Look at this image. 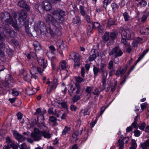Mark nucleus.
I'll use <instances>...</instances> for the list:
<instances>
[{
    "label": "nucleus",
    "mask_w": 149,
    "mask_h": 149,
    "mask_svg": "<svg viewBox=\"0 0 149 149\" xmlns=\"http://www.w3.org/2000/svg\"><path fill=\"white\" fill-rule=\"evenodd\" d=\"M57 79H54L49 86V88H50L51 89L53 88H56L57 84Z\"/></svg>",
    "instance_id": "obj_21"
},
{
    "label": "nucleus",
    "mask_w": 149,
    "mask_h": 149,
    "mask_svg": "<svg viewBox=\"0 0 149 149\" xmlns=\"http://www.w3.org/2000/svg\"><path fill=\"white\" fill-rule=\"evenodd\" d=\"M37 60L40 65L43 67L44 68H45L46 67L47 65V61L46 60L44 61L42 57H38Z\"/></svg>",
    "instance_id": "obj_15"
},
{
    "label": "nucleus",
    "mask_w": 149,
    "mask_h": 149,
    "mask_svg": "<svg viewBox=\"0 0 149 149\" xmlns=\"http://www.w3.org/2000/svg\"><path fill=\"white\" fill-rule=\"evenodd\" d=\"M17 5L20 7L25 8L27 11H30V7L27 4L26 2L24 0L19 1L17 3Z\"/></svg>",
    "instance_id": "obj_8"
},
{
    "label": "nucleus",
    "mask_w": 149,
    "mask_h": 149,
    "mask_svg": "<svg viewBox=\"0 0 149 149\" xmlns=\"http://www.w3.org/2000/svg\"><path fill=\"white\" fill-rule=\"evenodd\" d=\"M115 24V22L111 19H109L108 22V24L109 26L113 25Z\"/></svg>",
    "instance_id": "obj_50"
},
{
    "label": "nucleus",
    "mask_w": 149,
    "mask_h": 149,
    "mask_svg": "<svg viewBox=\"0 0 149 149\" xmlns=\"http://www.w3.org/2000/svg\"><path fill=\"white\" fill-rule=\"evenodd\" d=\"M76 87L74 88L72 87L70 90L69 91V93L70 95H72V94L75 91L76 94H78L81 91V88L80 85L78 84H75Z\"/></svg>",
    "instance_id": "obj_9"
},
{
    "label": "nucleus",
    "mask_w": 149,
    "mask_h": 149,
    "mask_svg": "<svg viewBox=\"0 0 149 149\" xmlns=\"http://www.w3.org/2000/svg\"><path fill=\"white\" fill-rule=\"evenodd\" d=\"M80 20V18L78 17H75L74 18L73 20V23L74 24H76L79 22Z\"/></svg>",
    "instance_id": "obj_44"
},
{
    "label": "nucleus",
    "mask_w": 149,
    "mask_h": 149,
    "mask_svg": "<svg viewBox=\"0 0 149 149\" xmlns=\"http://www.w3.org/2000/svg\"><path fill=\"white\" fill-rule=\"evenodd\" d=\"M110 38L109 34V33L106 32L102 37L103 40L105 41H108Z\"/></svg>",
    "instance_id": "obj_29"
},
{
    "label": "nucleus",
    "mask_w": 149,
    "mask_h": 149,
    "mask_svg": "<svg viewBox=\"0 0 149 149\" xmlns=\"http://www.w3.org/2000/svg\"><path fill=\"white\" fill-rule=\"evenodd\" d=\"M70 108L71 110L75 111L77 109V107L73 104H71L70 107Z\"/></svg>",
    "instance_id": "obj_62"
},
{
    "label": "nucleus",
    "mask_w": 149,
    "mask_h": 149,
    "mask_svg": "<svg viewBox=\"0 0 149 149\" xmlns=\"http://www.w3.org/2000/svg\"><path fill=\"white\" fill-rule=\"evenodd\" d=\"M61 104L62 107L64 108H67V105L66 103L64 102H62L61 103Z\"/></svg>",
    "instance_id": "obj_64"
},
{
    "label": "nucleus",
    "mask_w": 149,
    "mask_h": 149,
    "mask_svg": "<svg viewBox=\"0 0 149 149\" xmlns=\"http://www.w3.org/2000/svg\"><path fill=\"white\" fill-rule=\"evenodd\" d=\"M35 28L39 30L40 31L45 32L47 31L45 24L42 22H38L35 24Z\"/></svg>",
    "instance_id": "obj_7"
},
{
    "label": "nucleus",
    "mask_w": 149,
    "mask_h": 149,
    "mask_svg": "<svg viewBox=\"0 0 149 149\" xmlns=\"http://www.w3.org/2000/svg\"><path fill=\"white\" fill-rule=\"evenodd\" d=\"M111 6L113 12H115L118 7V6L115 3H112L111 5Z\"/></svg>",
    "instance_id": "obj_42"
},
{
    "label": "nucleus",
    "mask_w": 149,
    "mask_h": 149,
    "mask_svg": "<svg viewBox=\"0 0 149 149\" xmlns=\"http://www.w3.org/2000/svg\"><path fill=\"white\" fill-rule=\"evenodd\" d=\"M93 28V26L91 25V24L90 25H89L87 28L88 33L89 32L91 33Z\"/></svg>",
    "instance_id": "obj_55"
},
{
    "label": "nucleus",
    "mask_w": 149,
    "mask_h": 149,
    "mask_svg": "<svg viewBox=\"0 0 149 149\" xmlns=\"http://www.w3.org/2000/svg\"><path fill=\"white\" fill-rule=\"evenodd\" d=\"M120 33L121 36V43L126 46H130V44L127 42V40L130 39L131 37L134 36V33L131 29L124 30L123 28H121Z\"/></svg>",
    "instance_id": "obj_1"
},
{
    "label": "nucleus",
    "mask_w": 149,
    "mask_h": 149,
    "mask_svg": "<svg viewBox=\"0 0 149 149\" xmlns=\"http://www.w3.org/2000/svg\"><path fill=\"white\" fill-rule=\"evenodd\" d=\"M91 25L93 26V28H95L96 29L99 28V27L100 26V24L96 22H94L93 23L91 24Z\"/></svg>",
    "instance_id": "obj_41"
},
{
    "label": "nucleus",
    "mask_w": 149,
    "mask_h": 149,
    "mask_svg": "<svg viewBox=\"0 0 149 149\" xmlns=\"http://www.w3.org/2000/svg\"><path fill=\"white\" fill-rule=\"evenodd\" d=\"M93 72L94 74V77H96L98 75V73L100 72L99 69L98 68L96 67L95 65L93 66Z\"/></svg>",
    "instance_id": "obj_27"
},
{
    "label": "nucleus",
    "mask_w": 149,
    "mask_h": 149,
    "mask_svg": "<svg viewBox=\"0 0 149 149\" xmlns=\"http://www.w3.org/2000/svg\"><path fill=\"white\" fill-rule=\"evenodd\" d=\"M27 93L28 95H31L36 93V88L29 87H28L26 90Z\"/></svg>",
    "instance_id": "obj_20"
},
{
    "label": "nucleus",
    "mask_w": 149,
    "mask_h": 149,
    "mask_svg": "<svg viewBox=\"0 0 149 149\" xmlns=\"http://www.w3.org/2000/svg\"><path fill=\"white\" fill-rule=\"evenodd\" d=\"M69 66L66 61L65 60H62L60 63L59 69H61L62 70H65L68 72V71L67 70V68Z\"/></svg>",
    "instance_id": "obj_13"
},
{
    "label": "nucleus",
    "mask_w": 149,
    "mask_h": 149,
    "mask_svg": "<svg viewBox=\"0 0 149 149\" xmlns=\"http://www.w3.org/2000/svg\"><path fill=\"white\" fill-rule=\"evenodd\" d=\"M134 133V136L136 137L139 136L141 134L140 131L137 130H135Z\"/></svg>",
    "instance_id": "obj_52"
},
{
    "label": "nucleus",
    "mask_w": 149,
    "mask_h": 149,
    "mask_svg": "<svg viewBox=\"0 0 149 149\" xmlns=\"http://www.w3.org/2000/svg\"><path fill=\"white\" fill-rule=\"evenodd\" d=\"M141 32L143 33V34H149V28L147 27L146 28H143L141 30Z\"/></svg>",
    "instance_id": "obj_36"
},
{
    "label": "nucleus",
    "mask_w": 149,
    "mask_h": 149,
    "mask_svg": "<svg viewBox=\"0 0 149 149\" xmlns=\"http://www.w3.org/2000/svg\"><path fill=\"white\" fill-rule=\"evenodd\" d=\"M30 72L31 74L35 75V74L38 72L37 67L36 66H33L31 68Z\"/></svg>",
    "instance_id": "obj_31"
},
{
    "label": "nucleus",
    "mask_w": 149,
    "mask_h": 149,
    "mask_svg": "<svg viewBox=\"0 0 149 149\" xmlns=\"http://www.w3.org/2000/svg\"><path fill=\"white\" fill-rule=\"evenodd\" d=\"M132 126L135 128H137L138 127L137 122L134 121L132 124Z\"/></svg>",
    "instance_id": "obj_61"
},
{
    "label": "nucleus",
    "mask_w": 149,
    "mask_h": 149,
    "mask_svg": "<svg viewBox=\"0 0 149 149\" xmlns=\"http://www.w3.org/2000/svg\"><path fill=\"white\" fill-rule=\"evenodd\" d=\"M19 15V16L17 15V17H18L19 19H22L23 21H24L26 18L27 13L24 10L22 9L21 10Z\"/></svg>",
    "instance_id": "obj_16"
},
{
    "label": "nucleus",
    "mask_w": 149,
    "mask_h": 149,
    "mask_svg": "<svg viewBox=\"0 0 149 149\" xmlns=\"http://www.w3.org/2000/svg\"><path fill=\"white\" fill-rule=\"evenodd\" d=\"M139 41H137L136 40H134L132 43V47H136L138 44L139 43Z\"/></svg>",
    "instance_id": "obj_51"
},
{
    "label": "nucleus",
    "mask_w": 149,
    "mask_h": 149,
    "mask_svg": "<svg viewBox=\"0 0 149 149\" xmlns=\"http://www.w3.org/2000/svg\"><path fill=\"white\" fill-rule=\"evenodd\" d=\"M146 126V123H142L141 125L139 126V129L141 130H143L144 129Z\"/></svg>",
    "instance_id": "obj_58"
},
{
    "label": "nucleus",
    "mask_w": 149,
    "mask_h": 149,
    "mask_svg": "<svg viewBox=\"0 0 149 149\" xmlns=\"http://www.w3.org/2000/svg\"><path fill=\"white\" fill-rule=\"evenodd\" d=\"M83 130V129H81L80 130H78L74 131L72 134V137L75 139V140H77L79 139L78 136L81 134Z\"/></svg>",
    "instance_id": "obj_18"
},
{
    "label": "nucleus",
    "mask_w": 149,
    "mask_h": 149,
    "mask_svg": "<svg viewBox=\"0 0 149 149\" xmlns=\"http://www.w3.org/2000/svg\"><path fill=\"white\" fill-rule=\"evenodd\" d=\"M113 61L112 60L109 61L108 64V68L109 70H111L113 68Z\"/></svg>",
    "instance_id": "obj_40"
},
{
    "label": "nucleus",
    "mask_w": 149,
    "mask_h": 149,
    "mask_svg": "<svg viewBox=\"0 0 149 149\" xmlns=\"http://www.w3.org/2000/svg\"><path fill=\"white\" fill-rule=\"evenodd\" d=\"M90 109L89 107L86 108L83 111V109L81 110L80 113H82L84 116L89 115L90 114Z\"/></svg>",
    "instance_id": "obj_25"
},
{
    "label": "nucleus",
    "mask_w": 149,
    "mask_h": 149,
    "mask_svg": "<svg viewBox=\"0 0 149 149\" xmlns=\"http://www.w3.org/2000/svg\"><path fill=\"white\" fill-rule=\"evenodd\" d=\"M76 80L77 82L81 83L84 81V79L80 77H78L76 78Z\"/></svg>",
    "instance_id": "obj_48"
},
{
    "label": "nucleus",
    "mask_w": 149,
    "mask_h": 149,
    "mask_svg": "<svg viewBox=\"0 0 149 149\" xmlns=\"http://www.w3.org/2000/svg\"><path fill=\"white\" fill-rule=\"evenodd\" d=\"M70 59H74V68L75 69H77L79 67L80 59V56L77 53L75 52H72L70 55Z\"/></svg>",
    "instance_id": "obj_4"
},
{
    "label": "nucleus",
    "mask_w": 149,
    "mask_h": 149,
    "mask_svg": "<svg viewBox=\"0 0 149 149\" xmlns=\"http://www.w3.org/2000/svg\"><path fill=\"white\" fill-rule=\"evenodd\" d=\"M148 51V50L147 49H146L144 50L142 53V54L139 57V58H140L141 59L147 53Z\"/></svg>",
    "instance_id": "obj_54"
},
{
    "label": "nucleus",
    "mask_w": 149,
    "mask_h": 149,
    "mask_svg": "<svg viewBox=\"0 0 149 149\" xmlns=\"http://www.w3.org/2000/svg\"><path fill=\"white\" fill-rule=\"evenodd\" d=\"M71 128L70 127L66 126L63 130L62 134V135H65L70 130Z\"/></svg>",
    "instance_id": "obj_32"
},
{
    "label": "nucleus",
    "mask_w": 149,
    "mask_h": 149,
    "mask_svg": "<svg viewBox=\"0 0 149 149\" xmlns=\"http://www.w3.org/2000/svg\"><path fill=\"white\" fill-rule=\"evenodd\" d=\"M111 1V0H104L103 1V7L106 8L107 6L110 3Z\"/></svg>",
    "instance_id": "obj_37"
},
{
    "label": "nucleus",
    "mask_w": 149,
    "mask_h": 149,
    "mask_svg": "<svg viewBox=\"0 0 149 149\" xmlns=\"http://www.w3.org/2000/svg\"><path fill=\"white\" fill-rule=\"evenodd\" d=\"M109 70H110L109 72V77H111L114 73L115 70L114 69Z\"/></svg>",
    "instance_id": "obj_60"
},
{
    "label": "nucleus",
    "mask_w": 149,
    "mask_h": 149,
    "mask_svg": "<svg viewBox=\"0 0 149 149\" xmlns=\"http://www.w3.org/2000/svg\"><path fill=\"white\" fill-rule=\"evenodd\" d=\"M127 68L126 67H125V69H122L121 68H120L119 70H117L116 73V75L117 76L120 74L122 75H123L126 72Z\"/></svg>",
    "instance_id": "obj_22"
},
{
    "label": "nucleus",
    "mask_w": 149,
    "mask_h": 149,
    "mask_svg": "<svg viewBox=\"0 0 149 149\" xmlns=\"http://www.w3.org/2000/svg\"><path fill=\"white\" fill-rule=\"evenodd\" d=\"M142 149H146L149 146V139H147L145 142L141 144Z\"/></svg>",
    "instance_id": "obj_23"
},
{
    "label": "nucleus",
    "mask_w": 149,
    "mask_h": 149,
    "mask_svg": "<svg viewBox=\"0 0 149 149\" xmlns=\"http://www.w3.org/2000/svg\"><path fill=\"white\" fill-rule=\"evenodd\" d=\"M80 98V96H75L73 97L72 98V101L74 103L78 100H79Z\"/></svg>",
    "instance_id": "obj_45"
},
{
    "label": "nucleus",
    "mask_w": 149,
    "mask_h": 149,
    "mask_svg": "<svg viewBox=\"0 0 149 149\" xmlns=\"http://www.w3.org/2000/svg\"><path fill=\"white\" fill-rule=\"evenodd\" d=\"M52 15L54 17L57 21L60 23H63L64 20V16L65 13L64 11L60 9L53 10L52 12Z\"/></svg>",
    "instance_id": "obj_2"
},
{
    "label": "nucleus",
    "mask_w": 149,
    "mask_h": 149,
    "mask_svg": "<svg viewBox=\"0 0 149 149\" xmlns=\"http://www.w3.org/2000/svg\"><path fill=\"white\" fill-rule=\"evenodd\" d=\"M118 142L119 146V149H123L124 146V143L123 140H121L120 139L118 140Z\"/></svg>",
    "instance_id": "obj_43"
},
{
    "label": "nucleus",
    "mask_w": 149,
    "mask_h": 149,
    "mask_svg": "<svg viewBox=\"0 0 149 149\" xmlns=\"http://www.w3.org/2000/svg\"><path fill=\"white\" fill-rule=\"evenodd\" d=\"M42 7L43 9L47 11L50 10L52 8L51 3L47 0L45 1L42 2Z\"/></svg>",
    "instance_id": "obj_12"
},
{
    "label": "nucleus",
    "mask_w": 149,
    "mask_h": 149,
    "mask_svg": "<svg viewBox=\"0 0 149 149\" xmlns=\"http://www.w3.org/2000/svg\"><path fill=\"white\" fill-rule=\"evenodd\" d=\"M55 26L54 27H53L52 28L51 27H49L48 31L52 36L55 35Z\"/></svg>",
    "instance_id": "obj_30"
},
{
    "label": "nucleus",
    "mask_w": 149,
    "mask_h": 149,
    "mask_svg": "<svg viewBox=\"0 0 149 149\" xmlns=\"http://www.w3.org/2000/svg\"><path fill=\"white\" fill-rule=\"evenodd\" d=\"M98 56L97 52L95 49H93L90 53V56L88 58V60L90 61L94 60Z\"/></svg>",
    "instance_id": "obj_14"
},
{
    "label": "nucleus",
    "mask_w": 149,
    "mask_h": 149,
    "mask_svg": "<svg viewBox=\"0 0 149 149\" xmlns=\"http://www.w3.org/2000/svg\"><path fill=\"white\" fill-rule=\"evenodd\" d=\"M33 45L35 50H39L41 49V46L40 43L37 41H34Z\"/></svg>",
    "instance_id": "obj_24"
},
{
    "label": "nucleus",
    "mask_w": 149,
    "mask_h": 149,
    "mask_svg": "<svg viewBox=\"0 0 149 149\" xmlns=\"http://www.w3.org/2000/svg\"><path fill=\"white\" fill-rule=\"evenodd\" d=\"M123 16L125 21L127 22L129 21L130 19V17L128 14L126 12H124L123 14Z\"/></svg>",
    "instance_id": "obj_33"
},
{
    "label": "nucleus",
    "mask_w": 149,
    "mask_h": 149,
    "mask_svg": "<svg viewBox=\"0 0 149 149\" xmlns=\"http://www.w3.org/2000/svg\"><path fill=\"white\" fill-rule=\"evenodd\" d=\"M123 54V52L118 46L115 47L111 51L109 52L110 56L114 55L116 57L121 56Z\"/></svg>",
    "instance_id": "obj_6"
},
{
    "label": "nucleus",
    "mask_w": 149,
    "mask_h": 149,
    "mask_svg": "<svg viewBox=\"0 0 149 149\" xmlns=\"http://www.w3.org/2000/svg\"><path fill=\"white\" fill-rule=\"evenodd\" d=\"M62 40H58L56 43V45L59 48H60L62 43Z\"/></svg>",
    "instance_id": "obj_56"
},
{
    "label": "nucleus",
    "mask_w": 149,
    "mask_h": 149,
    "mask_svg": "<svg viewBox=\"0 0 149 149\" xmlns=\"http://www.w3.org/2000/svg\"><path fill=\"white\" fill-rule=\"evenodd\" d=\"M13 134L15 138L19 142H23L25 140V137L19 134L15 130L13 131Z\"/></svg>",
    "instance_id": "obj_11"
},
{
    "label": "nucleus",
    "mask_w": 149,
    "mask_h": 149,
    "mask_svg": "<svg viewBox=\"0 0 149 149\" xmlns=\"http://www.w3.org/2000/svg\"><path fill=\"white\" fill-rule=\"evenodd\" d=\"M12 94L14 96H17L18 95L19 93L17 91L12 90Z\"/></svg>",
    "instance_id": "obj_63"
},
{
    "label": "nucleus",
    "mask_w": 149,
    "mask_h": 149,
    "mask_svg": "<svg viewBox=\"0 0 149 149\" xmlns=\"http://www.w3.org/2000/svg\"><path fill=\"white\" fill-rule=\"evenodd\" d=\"M106 65L103 63L100 65V72L102 75V82L103 88H105L106 85L107 78L108 75V71L105 69Z\"/></svg>",
    "instance_id": "obj_3"
},
{
    "label": "nucleus",
    "mask_w": 149,
    "mask_h": 149,
    "mask_svg": "<svg viewBox=\"0 0 149 149\" xmlns=\"http://www.w3.org/2000/svg\"><path fill=\"white\" fill-rule=\"evenodd\" d=\"M93 93L94 95L98 96L100 93V92L99 91L98 88H95V89Z\"/></svg>",
    "instance_id": "obj_46"
},
{
    "label": "nucleus",
    "mask_w": 149,
    "mask_h": 149,
    "mask_svg": "<svg viewBox=\"0 0 149 149\" xmlns=\"http://www.w3.org/2000/svg\"><path fill=\"white\" fill-rule=\"evenodd\" d=\"M54 25L55 27V35L59 36H60L61 34V31L59 30V28H57V26H56L55 24Z\"/></svg>",
    "instance_id": "obj_34"
},
{
    "label": "nucleus",
    "mask_w": 149,
    "mask_h": 149,
    "mask_svg": "<svg viewBox=\"0 0 149 149\" xmlns=\"http://www.w3.org/2000/svg\"><path fill=\"white\" fill-rule=\"evenodd\" d=\"M13 79V78L10 74H7L6 77V82L4 84V86L6 87L8 86L10 87V81H12Z\"/></svg>",
    "instance_id": "obj_17"
},
{
    "label": "nucleus",
    "mask_w": 149,
    "mask_h": 149,
    "mask_svg": "<svg viewBox=\"0 0 149 149\" xmlns=\"http://www.w3.org/2000/svg\"><path fill=\"white\" fill-rule=\"evenodd\" d=\"M10 148H12L13 149H17V146L14 143H12L11 144L9 145Z\"/></svg>",
    "instance_id": "obj_59"
},
{
    "label": "nucleus",
    "mask_w": 149,
    "mask_h": 149,
    "mask_svg": "<svg viewBox=\"0 0 149 149\" xmlns=\"http://www.w3.org/2000/svg\"><path fill=\"white\" fill-rule=\"evenodd\" d=\"M45 20L47 23H50L51 22L54 25L56 24H58V22L57 21L55 18L54 17L51 15L48 14L45 18Z\"/></svg>",
    "instance_id": "obj_10"
},
{
    "label": "nucleus",
    "mask_w": 149,
    "mask_h": 149,
    "mask_svg": "<svg viewBox=\"0 0 149 149\" xmlns=\"http://www.w3.org/2000/svg\"><path fill=\"white\" fill-rule=\"evenodd\" d=\"M36 56V54L33 52H30V53H28L26 55L27 58L28 59H30L31 56L33 57H35V56Z\"/></svg>",
    "instance_id": "obj_38"
},
{
    "label": "nucleus",
    "mask_w": 149,
    "mask_h": 149,
    "mask_svg": "<svg viewBox=\"0 0 149 149\" xmlns=\"http://www.w3.org/2000/svg\"><path fill=\"white\" fill-rule=\"evenodd\" d=\"M147 4L146 2L144 0H142L139 3V4L137 5L139 6V5L141 6H145Z\"/></svg>",
    "instance_id": "obj_47"
},
{
    "label": "nucleus",
    "mask_w": 149,
    "mask_h": 149,
    "mask_svg": "<svg viewBox=\"0 0 149 149\" xmlns=\"http://www.w3.org/2000/svg\"><path fill=\"white\" fill-rule=\"evenodd\" d=\"M42 136H43L45 138L50 139L51 137V134L47 132L43 131H41Z\"/></svg>",
    "instance_id": "obj_26"
},
{
    "label": "nucleus",
    "mask_w": 149,
    "mask_h": 149,
    "mask_svg": "<svg viewBox=\"0 0 149 149\" xmlns=\"http://www.w3.org/2000/svg\"><path fill=\"white\" fill-rule=\"evenodd\" d=\"M117 34L114 32H112L110 34V37L112 39H113L117 36Z\"/></svg>",
    "instance_id": "obj_49"
},
{
    "label": "nucleus",
    "mask_w": 149,
    "mask_h": 149,
    "mask_svg": "<svg viewBox=\"0 0 149 149\" xmlns=\"http://www.w3.org/2000/svg\"><path fill=\"white\" fill-rule=\"evenodd\" d=\"M80 10V13L82 16H84L86 14V12L85 10L83 7L82 6H79Z\"/></svg>",
    "instance_id": "obj_35"
},
{
    "label": "nucleus",
    "mask_w": 149,
    "mask_h": 149,
    "mask_svg": "<svg viewBox=\"0 0 149 149\" xmlns=\"http://www.w3.org/2000/svg\"><path fill=\"white\" fill-rule=\"evenodd\" d=\"M85 73V70L84 67H81V74L82 77H84Z\"/></svg>",
    "instance_id": "obj_57"
},
{
    "label": "nucleus",
    "mask_w": 149,
    "mask_h": 149,
    "mask_svg": "<svg viewBox=\"0 0 149 149\" xmlns=\"http://www.w3.org/2000/svg\"><path fill=\"white\" fill-rule=\"evenodd\" d=\"M92 87L88 86L86 89V92L88 93H91L92 90Z\"/></svg>",
    "instance_id": "obj_53"
},
{
    "label": "nucleus",
    "mask_w": 149,
    "mask_h": 149,
    "mask_svg": "<svg viewBox=\"0 0 149 149\" xmlns=\"http://www.w3.org/2000/svg\"><path fill=\"white\" fill-rule=\"evenodd\" d=\"M31 137L35 141H38L41 139L42 136L41 131L37 128H35L34 131L31 134Z\"/></svg>",
    "instance_id": "obj_5"
},
{
    "label": "nucleus",
    "mask_w": 149,
    "mask_h": 149,
    "mask_svg": "<svg viewBox=\"0 0 149 149\" xmlns=\"http://www.w3.org/2000/svg\"><path fill=\"white\" fill-rule=\"evenodd\" d=\"M37 78V77L31 73V74H27L24 76V79L25 81H28L31 80L32 79H35Z\"/></svg>",
    "instance_id": "obj_19"
},
{
    "label": "nucleus",
    "mask_w": 149,
    "mask_h": 149,
    "mask_svg": "<svg viewBox=\"0 0 149 149\" xmlns=\"http://www.w3.org/2000/svg\"><path fill=\"white\" fill-rule=\"evenodd\" d=\"M20 149H30L29 147L25 143H22L19 146Z\"/></svg>",
    "instance_id": "obj_39"
},
{
    "label": "nucleus",
    "mask_w": 149,
    "mask_h": 149,
    "mask_svg": "<svg viewBox=\"0 0 149 149\" xmlns=\"http://www.w3.org/2000/svg\"><path fill=\"white\" fill-rule=\"evenodd\" d=\"M40 114L39 115V116H38V119L39 118L41 117L42 119H44V117L41 113V109L40 108H39L36 110V111L35 113V114L36 115L37 114H40Z\"/></svg>",
    "instance_id": "obj_28"
}]
</instances>
